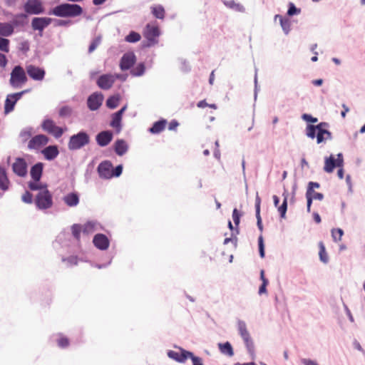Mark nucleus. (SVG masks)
Instances as JSON below:
<instances>
[{
  "label": "nucleus",
  "instance_id": "obj_1",
  "mask_svg": "<svg viewBox=\"0 0 365 365\" xmlns=\"http://www.w3.org/2000/svg\"><path fill=\"white\" fill-rule=\"evenodd\" d=\"M83 13L82 6L77 4L62 3L51 8L47 14L60 18H76Z\"/></svg>",
  "mask_w": 365,
  "mask_h": 365
},
{
  "label": "nucleus",
  "instance_id": "obj_2",
  "mask_svg": "<svg viewBox=\"0 0 365 365\" xmlns=\"http://www.w3.org/2000/svg\"><path fill=\"white\" fill-rule=\"evenodd\" d=\"M237 331L246 347L247 351L250 356L252 359H255V349L253 339L251 337V335L247 329V324L245 322L242 320H238L237 323Z\"/></svg>",
  "mask_w": 365,
  "mask_h": 365
},
{
  "label": "nucleus",
  "instance_id": "obj_3",
  "mask_svg": "<svg viewBox=\"0 0 365 365\" xmlns=\"http://www.w3.org/2000/svg\"><path fill=\"white\" fill-rule=\"evenodd\" d=\"M329 127L327 122H321L317 125L307 124L305 129L306 135L311 139H317V143L320 144L324 142L326 130Z\"/></svg>",
  "mask_w": 365,
  "mask_h": 365
},
{
  "label": "nucleus",
  "instance_id": "obj_4",
  "mask_svg": "<svg viewBox=\"0 0 365 365\" xmlns=\"http://www.w3.org/2000/svg\"><path fill=\"white\" fill-rule=\"evenodd\" d=\"M29 187L32 190H41L36 200V204L38 208L46 209L51 206V195L46 189L44 184H29Z\"/></svg>",
  "mask_w": 365,
  "mask_h": 365
},
{
  "label": "nucleus",
  "instance_id": "obj_5",
  "mask_svg": "<svg viewBox=\"0 0 365 365\" xmlns=\"http://www.w3.org/2000/svg\"><path fill=\"white\" fill-rule=\"evenodd\" d=\"M90 142L91 137L88 132L81 130L70 137L68 148L70 150H78L88 145Z\"/></svg>",
  "mask_w": 365,
  "mask_h": 365
},
{
  "label": "nucleus",
  "instance_id": "obj_6",
  "mask_svg": "<svg viewBox=\"0 0 365 365\" xmlns=\"http://www.w3.org/2000/svg\"><path fill=\"white\" fill-rule=\"evenodd\" d=\"M26 74V71L21 65L15 66L10 73V86L13 88H21L28 81Z\"/></svg>",
  "mask_w": 365,
  "mask_h": 365
},
{
  "label": "nucleus",
  "instance_id": "obj_7",
  "mask_svg": "<svg viewBox=\"0 0 365 365\" xmlns=\"http://www.w3.org/2000/svg\"><path fill=\"white\" fill-rule=\"evenodd\" d=\"M53 19L50 17H39L36 16L31 19V27L34 31H38L36 36L42 37L43 31L52 22Z\"/></svg>",
  "mask_w": 365,
  "mask_h": 365
},
{
  "label": "nucleus",
  "instance_id": "obj_8",
  "mask_svg": "<svg viewBox=\"0 0 365 365\" xmlns=\"http://www.w3.org/2000/svg\"><path fill=\"white\" fill-rule=\"evenodd\" d=\"M160 35V29L158 26H152L148 24L144 29L143 36L147 39V43L143 45V47H150L158 43L157 38Z\"/></svg>",
  "mask_w": 365,
  "mask_h": 365
},
{
  "label": "nucleus",
  "instance_id": "obj_9",
  "mask_svg": "<svg viewBox=\"0 0 365 365\" xmlns=\"http://www.w3.org/2000/svg\"><path fill=\"white\" fill-rule=\"evenodd\" d=\"M24 13L29 15H40L45 13V7L41 0H27L24 4Z\"/></svg>",
  "mask_w": 365,
  "mask_h": 365
},
{
  "label": "nucleus",
  "instance_id": "obj_10",
  "mask_svg": "<svg viewBox=\"0 0 365 365\" xmlns=\"http://www.w3.org/2000/svg\"><path fill=\"white\" fill-rule=\"evenodd\" d=\"M30 89H26L20 92L8 94L4 101V113L9 114L14 110L16 103L22 96L29 93Z\"/></svg>",
  "mask_w": 365,
  "mask_h": 365
},
{
  "label": "nucleus",
  "instance_id": "obj_11",
  "mask_svg": "<svg viewBox=\"0 0 365 365\" xmlns=\"http://www.w3.org/2000/svg\"><path fill=\"white\" fill-rule=\"evenodd\" d=\"M344 158L341 153L337 154V158L334 155H330L324 159V170L327 173H331L336 168L343 166Z\"/></svg>",
  "mask_w": 365,
  "mask_h": 365
},
{
  "label": "nucleus",
  "instance_id": "obj_12",
  "mask_svg": "<svg viewBox=\"0 0 365 365\" xmlns=\"http://www.w3.org/2000/svg\"><path fill=\"white\" fill-rule=\"evenodd\" d=\"M175 347L179 350V352L173 350H168L167 351L168 356L173 361L184 364L187 359L192 356V352L185 350L180 346H175Z\"/></svg>",
  "mask_w": 365,
  "mask_h": 365
},
{
  "label": "nucleus",
  "instance_id": "obj_13",
  "mask_svg": "<svg viewBox=\"0 0 365 365\" xmlns=\"http://www.w3.org/2000/svg\"><path fill=\"white\" fill-rule=\"evenodd\" d=\"M320 186V184H309L307 192H306V197L307 200V212H310L311 205L312 203L313 200H322L324 197L323 195L320 192H315V189L319 188Z\"/></svg>",
  "mask_w": 365,
  "mask_h": 365
},
{
  "label": "nucleus",
  "instance_id": "obj_14",
  "mask_svg": "<svg viewBox=\"0 0 365 365\" xmlns=\"http://www.w3.org/2000/svg\"><path fill=\"white\" fill-rule=\"evenodd\" d=\"M12 171L19 177L24 178L28 174V165L24 158L18 157L12 164Z\"/></svg>",
  "mask_w": 365,
  "mask_h": 365
},
{
  "label": "nucleus",
  "instance_id": "obj_15",
  "mask_svg": "<svg viewBox=\"0 0 365 365\" xmlns=\"http://www.w3.org/2000/svg\"><path fill=\"white\" fill-rule=\"evenodd\" d=\"M104 99L103 95L100 92H94L91 94L86 101L88 108L91 111H96L101 106Z\"/></svg>",
  "mask_w": 365,
  "mask_h": 365
},
{
  "label": "nucleus",
  "instance_id": "obj_16",
  "mask_svg": "<svg viewBox=\"0 0 365 365\" xmlns=\"http://www.w3.org/2000/svg\"><path fill=\"white\" fill-rule=\"evenodd\" d=\"M95 138L98 146L106 147L113 139V132L110 130H101L96 134Z\"/></svg>",
  "mask_w": 365,
  "mask_h": 365
},
{
  "label": "nucleus",
  "instance_id": "obj_17",
  "mask_svg": "<svg viewBox=\"0 0 365 365\" xmlns=\"http://www.w3.org/2000/svg\"><path fill=\"white\" fill-rule=\"evenodd\" d=\"M26 73L34 81H42L45 78L46 71L44 68L30 64L26 67Z\"/></svg>",
  "mask_w": 365,
  "mask_h": 365
},
{
  "label": "nucleus",
  "instance_id": "obj_18",
  "mask_svg": "<svg viewBox=\"0 0 365 365\" xmlns=\"http://www.w3.org/2000/svg\"><path fill=\"white\" fill-rule=\"evenodd\" d=\"M113 164L110 160L101 162L97 167L99 177L104 180L112 178Z\"/></svg>",
  "mask_w": 365,
  "mask_h": 365
},
{
  "label": "nucleus",
  "instance_id": "obj_19",
  "mask_svg": "<svg viewBox=\"0 0 365 365\" xmlns=\"http://www.w3.org/2000/svg\"><path fill=\"white\" fill-rule=\"evenodd\" d=\"M136 62V56L133 52H127L123 55L120 60V68L122 71L130 69Z\"/></svg>",
  "mask_w": 365,
  "mask_h": 365
},
{
  "label": "nucleus",
  "instance_id": "obj_20",
  "mask_svg": "<svg viewBox=\"0 0 365 365\" xmlns=\"http://www.w3.org/2000/svg\"><path fill=\"white\" fill-rule=\"evenodd\" d=\"M115 82V76L112 74L106 73L101 75L97 81L96 84L103 90L110 89Z\"/></svg>",
  "mask_w": 365,
  "mask_h": 365
},
{
  "label": "nucleus",
  "instance_id": "obj_21",
  "mask_svg": "<svg viewBox=\"0 0 365 365\" xmlns=\"http://www.w3.org/2000/svg\"><path fill=\"white\" fill-rule=\"evenodd\" d=\"M49 141L48 136L43 134H38L34 136L29 142L28 148L31 150L37 149L46 145Z\"/></svg>",
  "mask_w": 365,
  "mask_h": 365
},
{
  "label": "nucleus",
  "instance_id": "obj_22",
  "mask_svg": "<svg viewBox=\"0 0 365 365\" xmlns=\"http://www.w3.org/2000/svg\"><path fill=\"white\" fill-rule=\"evenodd\" d=\"M44 164L41 162H38L32 165L30 168V175L32 181L29 182H41V178L43 175Z\"/></svg>",
  "mask_w": 365,
  "mask_h": 365
},
{
  "label": "nucleus",
  "instance_id": "obj_23",
  "mask_svg": "<svg viewBox=\"0 0 365 365\" xmlns=\"http://www.w3.org/2000/svg\"><path fill=\"white\" fill-rule=\"evenodd\" d=\"M41 153L46 160H53L59 154L58 146L57 145H48L41 150Z\"/></svg>",
  "mask_w": 365,
  "mask_h": 365
},
{
  "label": "nucleus",
  "instance_id": "obj_24",
  "mask_svg": "<svg viewBox=\"0 0 365 365\" xmlns=\"http://www.w3.org/2000/svg\"><path fill=\"white\" fill-rule=\"evenodd\" d=\"M93 243L96 247L101 250H107L110 245L109 240L103 234H96L93 239Z\"/></svg>",
  "mask_w": 365,
  "mask_h": 365
},
{
  "label": "nucleus",
  "instance_id": "obj_25",
  "mask_svg": "<svg viewBox=\"0 0 365 365\" xmlns=\"http://www.w3.org/2000/svg\"><path fill=\"white\" fill-rule=\"evenodd\" d=\"M282 195L284 197V200H283L282 204L280 206H279V199L277 195L273 196V201H274V206L276 207H278V211L280 213L281 217H284L286 212H287V197H288V192L285 189L284 190Z\"/></svg>",
  "mask_w": 365,
  "mask_h": 365
},
{
  "label": "nucleus",
  "instance_id": "obj_26",
  "mask_svg": "<svg viewBox=\"0 0 365 365\" xmlns=\"http://www.w3.org/2000/svg\"><path fill=\"white\" fill-rule=\"evenodd\" d=\"M113 150L118 156L125 155L129 148L127 142L123 139H117L113 145Z\"/></svg>",
  "mask_w": 365,
  "mask_h": 365
},
{
  "label": "nucleus",
  "instance_id": "obj_27",
  "mask_svg": "<svg viewBox=\"0 0 365 365\" xmlns=\"http://www.w3.org/2000/svg\"><path fill=\"white\" fill-rule=\"evenodd\" d=\"M27 19V14L25 13H19L14 15L13 19L9 22L14 29L16 27H23L26 26L28 24Z\"/></svg>",
  "mask_w": 365,
  "mask_h": 365
},
{
  "label": "nucleus",
  "instance_id": "obj_28",
  "mask_svg": "<svg viewBox=\"0 0 365 365\" xmlns=\"http://www.w3.org/2000/svg\"><path fill=\"white\" fill-rule=\"evenodd\" d=\"M102 230V225L96 220L88 221L83 225V232L86 235H90L94 232Z\"/></svg>",
  "mask_w": 365,
  "mask_h": 365
},
{
  "label": "nucleus",
  "instance_id": "obj_29",
  "mask_svg": "<svg viewBox=\"0 0 365 365\" xmlns=\"http://www.w3.org/2000/svg\"><path fill=\"white\" fill-rule=\"evenodd\" d=\"M110 126L115 129L117 134L121 132L123 128L122 117L113 113L111 114V120L109 123Z\"/></svg>",
  "mask_w": 365,
  "mask_h": 365
},
{
  "label": "nucleus",
  "instance_id": "obj_30",
  "mask_svg": "<svg viewBox=\"0 0 365 365\" xmlns=\"http://www.w3.org/2000/svg\"><path fill=\"white\" fill-rule=\"evenodd\" d=\"M166 124L167 120L161 118L160 120L154 122L152 126L149 128L148 131L153 134H158L165 129Z\"/></svg>",
  "mask_w": 365,
  "mask_h": 365
},
{
  "label": "nucleus",
  "instance_id": "obj_31",
  "mask_svg": "<svg viewBox=\"0 0 365 365\" xmlns=\"http://www.w3.org/2000/svg\"><path fill=\"white\" fill-rule=\"evenodd\" d=\"M14 33V29L10 22H0V36H11Z\"/></svg>",
  "mask_w": 365,
  "mask_h": 365
},
{
  "label": "nucleus",
  "instance_id": "obj_32",
  "mask_svg": "<svg viewBox=\"0 0 365 365\" xmlns=\"http://www.w3.org/2000/svg\"><path fill=\"white\" fill-rule=\"evenodd\" d=\"M218 349L221 354L232 357L234 356V350L229 341L225 343H218Z\"/></svg>",
  "mask_w": 365,
  "mask_h": 365
},
{
  "label": "nucleus",
  "instance_id": "obj_33",
  "mask_svg": "<svg viewBox=\"0 0 365 365\" xmlns=\"http://www.w3.org/2000/svg\"><path fill=\"white\" fill-rule=\"evenodd\" d=\"M222 2L223 3V4L232 9V10H234L235 11H238V12H245V8L240 3H236L234 0H221Z\"/></svg>",
  "mask_w": 365,
  "mask_h": 365
},
{
  "label": "nucleus",
  "instance_id": "obj_34",
  "mask_svg": "<svg viewBox=\"0 0 365 365\" xmlns=\"http://www.w3.org/2000/svg\"><path fill=\"white\" fill-rule=\"evenodd\" d=\"M120 101V94L117 93L115 95H112L107 98V100L106 101V106L109 109H115L118 106Z\"/></svg>",
  "mask_w": 365,
  "mask_h": 365
},
{
  "label": "nucleus",
  "instance_id": "obj_35",
  "mask_svg": "<svg viewBox=\"0 0 365 365\" xmlns=\"http://www.w3.org/2000/svg\"><path fill=\"white\" fill-rule=\"evenodd\" d=\"M65 203L70 207L76 206L79 202L78 196L76 193H69L63 197Z\"/></svg>",
  "mask_w": 365,
  "mask_h": 365
},
{
  "label": "nucleus",
  "instance_id": "obj_36",
  "mask_svg": "<svg viewBox=\"0 0 365 365\" xmlns=\"http://www.w3.org/2000/svg\"><path fill=\"white\" fill-rule=\"evenodd\" d=\"M151 13L156 19H163L165 18V11L162 5L152 6Z\"/></svg>",
  "mask_w": 365,
  "mask_h": 365
},
{
  "label": "nucleus",
  "instance_id": "obj_37",
  "mask_svg": "<svg viewBox=\"0 0 365 365\" xmlns=\"http://www.w3.org/2000/svg\"><path fill=\"white\" fill-rule=\"evenodd\" d=\"M319 256L320 260L324 264L328 263L329 257L326 252L325 246H324L323 242H319Z\"/></svg>",
  "mask_w": 365,
  "mask_h": 365
},
{
  "label": "nucleus",
  "instance_id": "obj_38",
  "mask_svg": "<svg viewBox=\"0 0 365 365\" xmlns=\"http://www.w3.org/2000/svg\"><path fill=\"white\" fill-rule=\"evenodd\" d=\"M42 129L47 133H50L52 130L56 127V125L53 120L50 118L45 119L41 124Z\"/></svg>",
  "mask_w": 365,
  "mask_h": 365
},
{
  "label": "nucleus",
  "instance_id": "obj_39",
  "mask_svg": "<svg viewBox=\"0 0 365 365\" xmlns=\"http://www.w3.org/2000/svg\"><path fill=\"white\" fill-rule=\"evenodd\" d=\"M145 71V63L141 62L136 65L135 67L133 70H131L130 73L133 76H141L144 74Z\"/></svg>",
  "mask_w": 365,
  "mask_h": 365
},
{
  "label": "nucleus",
  "instance_id": "obj_40",
  "mask_svg": "<svg viewBox=\"0 0 365 365\" xmlns=\"http://www.w3.org/2000/svg\"><path fill=\"white\" fill-rule=\"evenodd\" d=\"M141 38V36L139 33L131 31L129 34L125 37V41L128 43H136L139 41Z\"/></svg>",
  "mask_w": 365,
  "mask_h": 365
},
{
  "label": "nucleus",
  "instance_id": "obj_41",
  "mask_svg": "<svg viewBox=\"0 0 365 365\" xmlns=\"http://www.w3.org/2000/svg\"><path fill=\"white\" fill-rule=\"evenodd\" d=\"M280 26L285 35H288L291 31V22L289 19L283 18L279 21Z\"/></svg>",
  "mask_w": 365,
  "mask_h": 365
},
{
  "label": "nucleus",
  "instance_id": "obj_42",
  "mask_svg": "<svg viewBox=\"0 0 365 365\" xmlns=\"http://www.w3.org/2000/svg\"><path fill=\"white\" fill-rule=\"evenodd\" d=\"M300 13H301V9L297 8L293 2H289L288 9L287 11V15L288 16H293L295 15H298Z\"/></svg>",
  "mask_w": 365,
  "mask_h": 365
},
{
  "label": "nucleus",
  "instance_id": "obj_43",
  "mask_svg": "<svg viewBox=\"0 0 365 365\" xmlns=\"http://www.w3.org/2000/svg\"><path fill=\"white\" fill-rule=\"evenodd\" d=\"M331 237L335 242H338L341 240V237L344 235V231L341 228H334L331 230Z\"/></svg>",
  "mask_w": 365,
  "mask_h": 365
},
{
  "label": "nucleus",
  "instance_id": "obj_44",
  "mask_svg": "<svg viewBox=\"0 0 365 365\" xmlns=\"http://www.w3.org/2000/svg\"><path fill=\"white\" fill-rule=\"evenodd\" d=\"M10 40L0 36V51L4 53L9 52Z\"/></svg>",
  "mask_w": 365,
  "mask_h": 365
},
{
  "label": "nucleus",
  "instance_id": "obj_45",
  "mask_svg": "<svg viewBox=\"0 0 365 365\" xmlns=\"http://www.w3.org/2000/svg\"><path fill=\"white\" fill-rule=\"evenodd\" d=\"M72 112H73V110L70 106H63L60 108V110L58 111V115L61 118L70 117L72 115Z\"/></svg>",
  "mask_w": 365,
  "mask_h": 365
},
{
  "label": "nucleus",
  "instance_id": "obj_46",
  "mask_svg": "<svg viewBox=\"0 0 365 365\" xmlns=\"http://www.w3.org/2000/svg\"><path fill=\"white\" fill-rule=\"evenodd\" d=\"M101 42V37L100 36L94 38L88 46V53H91L92 52H93L96 49V48L100 45Z\"/></svg>",
  "mask_w": 365,
  "mask_h": 365
},
{
  "label": "nucleus",
  "instance_id": "obj_47",
  "mask_svg": "<svg viewBox=\"0 0 365 365\" xmlns=\"http://www.w3.org/2000/svg\"><path fill=\"white\" fill-rule=\"evenodd\" d=\"M72 234L76 240H79L81 232H83V226L78 224H74L71 227Z\"/></svg>",
  "mask_w": 365,
  "mask_h": 365
},
{
  "label": "nucleus",
  "instance_id": "obj_48",
  "mask_svg": "<svg viewBox=\"0 0 365 365\" xmlns=\"http://www.w3.org/2000/svg\"><path fill=\"white\" fill-rule=\"evenodd\" d=\"M53 22L55 23L56 26H68L71 24V20H65V19H53Z\"/></svg>",
  "mask_w": 365,
  "mask_h": 365
},
{
  "label": "nucleus",
  "instance_id": "obj_49",
  "mask_svg": "<svg viewBox=\"0 0 365 365\" xmlns=\"http://www.w3.org/2000/svg\"><path fill=\"white\" fill-rule=\"evenodd\" d=\"M0 182H10L6 168L1 165H0Z\"/></svg>",
  "mask_w": 365,
  "mask_h": 365
},
{
  "label": "nucleus",
  "instance_id": "obj_50",
  "mask_svg": "<svg viewBox=\"0 0 365 365\" xmlns=\"http://www.w3.org/2000/svg\"><path fill=\"white\" fill-rule=\"evenodd\" d=\"M123 167L122 164L118 165L115 167L113 166L112 178L119 177L123 173Z\"/></svg>",
  "mask_w": 365,
  "mask_h": 365
},
{
  "label": "nucleus",
  "instance_id": "obj_51",
  "mask_svg": "<svg viewBox=\"0 0 365 365\" xmlns=\"http://www.w3.org/2000/svg\"><path fill=\"white\" fill-rule=\"evenodd\" d=\"M259 252L262 258L264 257V245L262 235L258 237Z\"/></svg>",
  "mask_w": 365,
  "mask_h": 365
},
{
  "label": "nucleus",
  "instance_id": "obj_52",
  "mask_svg": "<svg viewBox=\"0 0 365 365\" xmlns=\"http://www.w3.org/2000/svg\"><path fill=\"white\" fill-rule=\"evenodd\" d=\"M302 118L304 121H306L307 123H309V124H310V123H317L318 121V118H317L313 117L311 114H308V113L302 114Z\"/></svg>",
  "mask_w": 365,
  "mask_h": 365
},
{
  "label": "nucleus",
  "instance_id": "obj_53",
  "mask_svg": "<svg viewBox=\"0 0 365 365\" xmlns=\"http://www.w3.org/2000/svg\"><path fill=\"white\" fill-rule=\"evenodd\" d=\"M242 214L235 208L232 212V220L236 226H238Z\"/></svg>",
  "mask_w": 365,
  "mask_h": 365
},
{
  "label": "nucleus",
  "instance_id": "obj_54",
  "mask_svg": "<svg viewBox=\"0 0 365 365\" xmlns=\"http://www.w3.org/2000/svg\"><path fill=\"white\" fill-rule=\"evenodd\" d=\"M63 133V130L62 128L57 126L52 130V132L50 134H52L56 138H58L62 136Z\"/></svg>",
  "mask_w": 365,
  "mask_h": 365
},
{
  "label": "nucleus",
  "instance_id": "obj_55",
  "mask_svg": "<svg viewBox=\"0 0 365 365\" xmlns=\"http://www.w3.org/2000/svg\"><path fill=\"white\" fill-rule=\"evenodd\" d=\"M8 62L9 61L6 56L2 52H0V68H5L8 64Z\"/></svg>",
  "mask_w": 365,
  "mask_h": 365
},
{
  "label": "nucleus",
  "instance_id": "obj_56",
  "mask_svg": "<svg viewBox=\"0 0 365 365\" xmlns=\"http://www.w3.org/2000/svg\"><path fill=\"white\" fill-rule=\"evenodd\" d=\"M21 200L25 203H31L32 202V195L26 191L21 197Z\"/></svg>",
  "mask_w": 365,
  "mask_h": 365
},
{
  "label": "nucleus",
  "instance_id": "obj_57",
  "mask_svg": "<svg viewBox=\"0 0 365 365\" xmlns=\"http://www.w3.org/2000/svg\"><path fill=\"white\" fill-rule=\"evenodd\" d=\"M29 48H30V46H29V43L28 41H22L21 43H20V46H19V49L24 52V53H26L27 51H29Z\"/></svg>",
  "mask_w": 365,
  "mask_h": 365
},
{
  "label": "nucleus",
  "instance_id": "obj_58",
  "mask_svg": "<svg viewBox=\"0 0 365 365\" xmlns=\"http://www.w3.org/2000/svg\"><path fill=\"white\" fill-rule=\"evenodd\" d=\"M192 360V365H204L202 358L196 356L192 354V356L190 358Z\"/></svg>",
  "mask_w": 365,
  "mask_h": 365
},
{
  "label": "nucleus",
  "instance_id": "obj_59",
  "mask_svg": "<svg viewBox=\"0 0 365 365\" xmlns=\"http://www.w3.org/2000/svg\"><path fill=\"white\" fill-rule=\"evenodd\" d=\"M257 69H255V75L254 78V83H255V89H254V98L255 100H256L257 96V92H258V86H257Z\"/></svg>",
  "mask_w": 365,
  "mask_h": 365
},
{
  "label": "nucleus",
  "instance_id": "obj_60",
  "mask_svg": "<svg viewBox=\"0 0 365 365\" xmlns=\"http://www.w3.org/2000/svg\"><path fill=\"white\" fill-rule=\"evenodd\" d=\"M301 362L303 365H319L314 360L307 358L302 359Z\"/></svg>",
  "mask_w": 365,
  "mask_h": 365
},
{
  "label": "nucleus",
  "instance_id": "obj_61",
  "mask_svg": "<svg viewBox=\"0 0 365 365\" xmlns=\"http://www.w3.org/2000/svg\"><path fill=\"white\" fill-rule=\"evenodd\" d=\"M344 310H345V312L349 319V321L351 322V323H354V317L350 311V309H349V307H347V305H346L345 304H344Z\"/></svg>",
  "mask_w": 365,
  "mask_h": 365
},
{
  "label": "nucleus",
  "instance_id": "obj_62",
  "mask_svg": "<svg viewBox=\"0 0 365 365\" xmlns=\"http://www.w3.org/2000/svg\"><path fill=\"white\" fill-rule=\"evenodd\" d=\"M58 344L61 348H65L68 345V340L66 338H61L58 341Z\"/></svg>",
  "mask_w": 365,
  "mask_h": 365
},
{
  "label": "nucleus",
  "instance_id": "obj_63",
  "mask_svg": "<svg viewBox=\"0 0 365 365\" xmlns=\"http://www.w3.org/2000/svg\"><path fill=\"white\" fill-rule=\"evenodd\" d=\"M179 125V123L176 120H172L168 125V129L170 130H174Z\"/></svg>",
  "mask_w": 365,
  "mask_h": 365
},
{
  "label": "nucleus",
  "instance_id": "obj_64",
  "mask_svg": "<svg viewBox=\"0 0 365 365\" xmlns=\"http://www.w3.org/2000/svg\"><path fill=\"white\" fill-rule=\"evenodd\" d=\"M181 70L184 72H188L190 71V66L185 60L182 62Z\"/></svg>",
  "mask_w": 365,
  "mask_h": 365
}]
</instances>
